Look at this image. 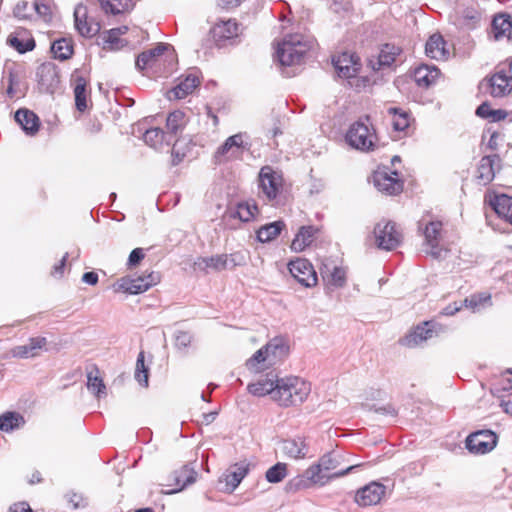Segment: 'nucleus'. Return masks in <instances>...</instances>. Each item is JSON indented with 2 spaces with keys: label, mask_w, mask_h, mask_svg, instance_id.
Instances as JSON below:
<instances>
[{
  "label": "nucleus",
  "mask_w": 512,
  "mask_h": 512,
  "mask_svg": "<svg viewBox=\"0 0 512 512\" xmlns=\"http://www.w3.org/2000/svg\"><path fill=\"white\" fill-rule=\"evenodd\" d=\"M343 457L338 452L332 451L324 454L318 463L309 466L303 475L294 477L287 484V489L296 492L309 488L313 485L323 486L331 479L340 478L360 467V464L348 466L345 469L337 470Z\"/></svg>",
  "instance_id": "obj_1"
},
{
  "label": "nucleus",
  "mask_w": 512,
  "mask_h": 512,
  "mask_svg": "<svg viewBox=\"0 0 512 512\" xmlns=\"http://www.w3.org/2000/svg\"><path fill=\"white\" fill-rule=\"evenodd\" d=\"M311 392V384L297 376L277 378L274 401L284 407L303 403Z\"/></svg>",
  "instance_id": "obj_2"
},
{
  "label": "nucleus",
  "mask_w": 512,
  "mask_h": 512,
  "mask_svg": "<svg viewBox=\"0 0 512 512\" xmlns=\"http://www.w3.org/2000/svg\"><path fill=\"white\" fill-rule=\"evenodd\" d=\"M314 39L302 34L289 35L278 44L276 57L282 66L300 64L304 55L313 47Z\"/></svg>",
  "instance_id": "obj_3"
},
{
  "label": "nucleus",
  "mask_w": 512,
  "mask_h": 512,
  "mask_svg": "<svg viewBox=\"0 0 512 512\" xmlns=\"http://www.w3.org/2000/svg\"><path fill=\"white\" fill-rule=\"evenodd\" d=\"M287 346L280 338L270 340L266 345L256 351L247 361V369L259 372L265 366H272L282 360L287 354Z\"/></svg>",
  "instance_id": "obj_4"
},
{
  "label": "nucleus",
  "mask_w": 512,
  "mask_h": 512,
  "mask_svg": "<svg viewBox=\"0 0 512 512\" xmlns=\"http://www.w3.org/2000/svg\"><path fill=\"white\" fill-rule=\"evenodd\" d=\"M251 147L250 138L247 133L239 132L229 136L214 152L215 164H224L231 161L241 160L244 152Z\"/></svg>",
  "instance_id": "obj_5"
},
{
  "label": "nucleus",
  "mask_w": 512,
  "mask_h": 512,
  "mask_svg": "<svg viewBox=\"0 0 512 512\" xmlns=\"http://www.w3.org/2000/svg\"><path fill=\"white\" fill-rule=\"evenodd\" d=\"M346 142L360 151H370L375 147L376 134L368 117L354 122L348 129Z\"/></svg>",
  "instance_id": "obj_6"
},
{
  "label": "nucleus",
  "mask_w": 512,
  "mask_h": 512,
  "mask_svg": "<svg viewBox=\"0 0 512 512\" xmlns=\"http://www.w3.org/2000/svg\"><path fill=\"white\" fill-rule=\"evenodd\" d=\"M375 244L379 249L391 251L402 241V234L396 224L391 221H381L374 227Z\"/></svg>",
  "instance_id": "obj_7"
},
{
  "label": "nucleus",
  "mask_w": 512,
  "mask_h": 512,
  "mask_svg": "<svg viewBox=\"0 0 512 512\" xmlns=\"http://www.w3.org/2000/svg\"><path fill=\"white\" fill-rule=\"evenodd\" d=\"M260 194L271 201L277 198L283 188L282 175L270 166L261 168L258 176Z\"/></svg>",
  "instance_id": "obj_8"
},
{
  "label": "nucleus",
  "mask_w": 512,
  "mask_h": 512,
  "mask_svg": "<svg viewBox=\"0 0 512 512\" xmlns=\"http://www.w3.org/2000/svg\"><path fill=\"white\" fill-rule=\"evenodd\" d=\"M498 436L492 430H479L471 433L465 440L466 449L476 455L491 452L497 445Z\"/></svg>",
  "instance_id": "obj_9"
},
{
  "label": "nucleus",
  "mask_w": 512,
  "mask_h": 512,
  "mask_svg": "<svg viewBox=\"0 0 512 512\" xmlns=\"http://www.w3.org/2000/svg\"><path fill=\"white\" fill-rule=\"evenodd\" d=\"M159 281L160 276L154 271L136 278L124 277L117 282L115 291H123L129 294H140L156 285Z\"/></svg>",
  "instance_id": "obj_10"
},
{
  "label": "nucleus",
  "mask_w": 512,
  "mask_h": 512,
  "mask_svg": "<svg viewBox=\"0 0 512 512\" xmlns=\"http://www.w3.org/2000/svg\"><path fill=\"white\" fill-rule=\"evenodd\" d=\"M442 223L440 221H431L425 226L424 236L426 243V253L433 258H445L448 248L440 245Z\"/></svg>",
  "instance_id": "obj_11"
},
{
  "label": "nucleus",
  "mask_w": 512,
  "mask_h": 512,
  "mask_svg": "<svg viewBox=\"0 0 512 512\" xmlns=\"http://www.w3.org/2000/svg\"><path fill=\"white\" fill-rule=\"evenodd\" d=\"M288 269L293 278L304 287H314L318 282L317 273L307 259L296 258L291 260Z\"/></svg>",
  "instance_id": "obj_12"
},
{
  "label": "nucleus",
  "mask_w": 512,
  "mask_h": 512,
  "mask_svg": "<svg viewBox=\"0 0 512 512\" xmlns=\"http://www.w3.org/2000/svg\"><path fill=\"white\" fill-rule=\"evenodd\" d=\"M282 454L292 460H302L309 457L310 444L304 436H295L281 441Z\"/></svg>",
  "instance_id": "obj_13"
},
{
  "label": "nucleus",
  "mask_w": 512,
  "mask_h": 512,
  "mask_svg": "<svg viewBox=\"0 0 512 512\" xmlns=\"http://www.w3.org/2000/svg\"><path fill=\"white\" fill-rule=\"evenodd\" d=\"M386 492V487L379 482H371L359 489L355 501L359 506L368 507L380 503Z\"/></svg>",
  "instance_id": "obj_14"
},
{
  "label": "nucleus",
  "mask_w": 512,
  "mask_h": 512,
  "mask_svg": "<svg viewBox=\"0 0 512 512\" xmlns=\"http://www.w3.org/2000/svg\"><path fill=\"white\" fill-rule=\"evenodd\" d=\"M332 61L338 76L346 80L355 76V73H359L361 68L359 57L347 52L334 57Z\"/></svg>",
  "instance_id": "obj_15"
},
{
  "label": "nucleus",
  "mask_w": 512,
  "mask_h": 512,
  "mask_svg": "<svg viewBox=\"0 0 512 512\" xmlns=\"http://www.w3.org/2000/svg\"><path fill=\"white\" fill-rule=\"evenodd\" d=\"M74 24L78 33L83 37L91 38L100 30V25L92 19H88L87 8L78 4L74 9Z\"/></svg>",
  "instance_id": "obj_16"
},
{
  "label": "nucleus",
  "mask_w": 512,
  "mask_h": 512,
  "mask_svg": "<svg viewBox=\"0 0 512 512\" xmlns=\"http://www.w3.org/2000/svg\"><path fill=\"white\" fill-rule=\"evenodd\" d=\"M501 159L498 155H487L481 158L478 169L477 179L483 185H487L495 178L496 171L500 169Z\"/></svg>",
  "instance_id": "obj_17"
},
{
  "label": "nucleus",
  "mask_w": 512,
  "mask_h": 512,
  "mask_svg": "<svg viewBox=\"0 0 512 512\" xmlns=\"http://www.w3.org/2000/svg\"><path fill=\"white\" fill-rule=\"evenodd\" d=\"M7 44L23 54L35 48V41L28 29L16 28L7 38Z\"/></svg>",
  "instance_id": "obj_18"
},
{
  "label": "nucleus",
  "mask_w": 512,
  "mask_h": 512,
  "mask_svg": "<svg viewBox=\"0 0 512 512\" xmlns=\"http://www.w3.org/2000/svg\"><path fill=\"white\" fill-rule=\"evenodd\" d=\"M200 84L199 72L196 69L190 70L184 79L168 93L169 99H183L191 94Z\"/></svg>",
  "instance_id": "obj_19"
},
{
  "label": "nucleus",
  "mask_w": 512,
  "mask_h": 512,
  "mask_svg": "<svg viewBox=\"0 0 512 512\" xmlns=\"http://www.w3.org/2000/svg\"><path fill=\"white\" fill-rule=\"evenodd\" d=\"M373 178L375 187L388 195L398 194L403 189V184L398 179L396 172H393L392 175L387 172H377Z\"/></svg>",
  "instance_id": "obj_20"
},
{
  "label": "nucleus",
  "mask_w": 512,
  "mask_h": 512,
  "mask_svg": "<svg viewBox=\"0 0 512 512\" xmlns=\"http://www.w3.org/2000/svg\"><path fill=\"white\" fill-rule=\"evenodd\" d=\"M490 93L493 97H503L512 91V76L505 68H499L489 80Z\"/></svg>",
  "instance_id": "obj_21"
},
{
  "label": "nucleus",
  "mask_w": 512,
  "mask_h": 512,
  "mask_svg": "<svg viewBox=\"0 0 512 512\" xmlns=\"http://www.w3.org/2000/svg\"><path fill=\"white\" fill-rule=\"evenodd\" d=\"M45 337H33L24 345H18L10 350V355L14 358L28 359L39 355L40 350L46 345Z\"/></svg>",
  "instance_id": "obj_22"
},
{
  "label": "nucleus",
  "mask_w": 512,
  "mask_h": 512,
  "mask_svg": "<svg viewBox=\"0 0 512 512\" xmlns=\"http://www.w3.org/2000/svg\"><path fill=\"white\" fill-rule=\"evenodd\" d=\"M401 53V48L393 44H385L380 49L376 60H370L369 63L373 70H380L391 67L396 62Z\"/></svg>",
  "instance_id": "obj_23"
},
{
  "label": "nucleus",
  "mask_w": 512,
  "mask_h": 512,
  "mask_svg": "<svg viewBox=\"0 0 512 512\" xmlns=\"http://www.w3.org/2000/svg\"><path fill=\"white\" fill-rule=\"evenodd\" d=\"M197 472L194 468L184 465L170 476L173 481V488L167 493H177L196 481Z\"/></svg>",
  "instance_id": "obj_24"
},
{
  "label": "nucleus",
  "mask_w": 512,
  "mask_h": 512,
  "mask_svg": "<svg viewBox=\"0 0 512 512\" xmlns=\"http://www.w3.org/2000/svg\"><path fill=\"white\" fill-rule=\"evenodd\" d=\"M2 80L7 83L6 94L10 99L24 95V91L20 88V71L15 64L5 67Z\"/></svg>",
  "instance_id": "obj_25"
},
{
  "label": "nucleus",
  "mask_w": 512,
  "mask_h": 512,
  "mask_svg": "<svg viewBox=\"0 0 512 512\" xmlns=\"http://www.w3.org/2000/svg\"><path fill=\"white\" fill-rule=\"evenodd\" d=\"M128 31L127 26L112 28L103 33V48L110 51H118L128 45V41L121 38Z\"/></svg>",
  "instance_id": "obj_26"
},
{
  "label": "nucleus",
  "mask_w": 512,
  "mask_h": 512,
  "mask_svg": "<svg viewBox=\"0 0 512 512\" xmlns=\"http://www.w3.org/2000/svg\"><path fill=\"white\" fill-rule=\"evenodd\" d=\"M435 335L434 325L431 322H424L417 326L410 334L403 339V344L408 347H415Z\"/></svg>",
  "instance_id": "obj_27"
},
{
  "label": "nucleus",
  "mask_w": 512,
  "mask_h": 512,
  "mask_svg": "<svg viewBox=\"0 0 512 512\" xmlns=\"http://www.w3.org/2000/svg\"><path fill=\"white\" fill-rule=\"evenodd\" d=\"M249 472V463L240 462L231 467L224 475L226 489L233 492Z\"/></svg>",
  "instance_id": "obj_28"
},
{
  "label": "nucleus",
  "mask_w": 512,
  "mask_h": 512,
  "mask_svg": "<svg viewBox=\"0 0 512 512\" xmlns=\"http://www.w3.org/2000/svg\"><path fill=\"white\" fill-rule=\"evenodd\" d=\"M440 76V70L435 66L421 65L414 70V80L418 86L428 88L435 84Z\"/></svg>",
  "instance_id": "obj_29"
},
{
  "label": "nucleus",
  "mask_w": 512,
  "mask_h": 512,
  "mask_svg": "<svg viewBox=\"0 0 512 512\" xmlns=\"http://www.w3.org/2000/svg\"><path fill=\"white\" fill-rule=\"evenodd\" d=\"M490 205L496 214L512 224V197L506 194L494 195L489 200Z\"/></svg>",
  "instance_id": "obj_30"
},
{
  "label": "nucleus",
  "mask_w": 512,
  "mask_h": 512,
  "mask_svg": "<svg viewBox=\"0 0 512 512\" xmlns=\"http://www.w3.org/2000/svg\"><path fill=\"white\" fill-rule=\"evenodd\" d=\"M425 53L428 57L435 60H445L449 52L445 48V41L441 35H432L425 45Z\"/></svg>",
  "instance_id": "obj_31"
},
{
  "label": "nucleus",
  "mask_w": 512,
  "mask_h": 512,
  "mask_svg": "<svg viewBox=\"0 0 512 512\" xmlns=\"http://www.w3.org/2000/svg\"><path fill=\"white\" fill-rule=\"evenodd\" d=\"M15 120L27 134L34 135L39 130L38 116L28 109H19L15 113Z\"/></svg>",
  "instance_id": "obj_32"
},
{
  "label": "nucleus",
  "mask_w": 512,
  "mask_h": 512,
  "mask_svg": "<svg viewBox=\"0 0 512 512\" xmlns=\"http://www.w3.org/2000/svg\"><path fill=\"white\" fill-rule=\"evenodd\" d=\"M318 229L312 225L302 226L291 243V249L296 252L303 251L314 240Z\"/></svg>",
  "instance_id": "obj_33"
},
{
  "label": "nucleus",
  "mask_w": 512,
  "mask_h": 512,
  "mask_svg": "<svg viewBox=\"0 0 512 512\" xmlns=\"http://www.w3.org/2000/svg\"><path fill=\"white\" fill-rule=\"evenodd\" d=\"M226 261V254H216L210 257H199L195 261V266L206 272L208 270L221 272L228 269Z\"/></svg>",
  "instance_id": "obj_34"
},
{
  "label": "nucleus",
  "mask_w": 512,
  "mask_h": 512,
  "mask_svg": "<svg viewBox=\"0 0 512 512\" xmlns=\"http://www.w3.org/2000/svg\"><path fill=\"white\" fill-rule=\"evenodd\" d=\"M321 275L329 285L336 288L343 287L346 283V271L344 268L339 266L330 268L329 265L324 264L321 268Z\"/></svg>",
  "instance_id": "obj_35"
},
{
  "label": "nucleus",
  "mask_w": 512,
  "mask_h": 512,
  "mask_svg": "<svg viewBox=\"0 0 512 512\" xmlns=\"http://www.w3.org/2000/svg\"><path fill=\"white\" fill-rule=\"evenodd\" d=\"M276 385H277V378H265L261 379L256 383H251L248 385L247 389L249 393H251L254 396L262 397L265 395H271L272 399L274 400L275 391H276Z\"/></svg>",
  "instance_id": "obj_36"
},
{
  "label": "nucleus",
  "mask_w": 512,
  "mask_h": 512,
  "mask_svg": "<svg viewBox=\"0 0 512 512\" xmlns=\"http://www.w3.org/2000/svg\"><path fill=\"white\" fill-rule=\"evenodd\" d=\"M38 82L46 89L54 87L58 83V73L54 65L42 64L37 70Z\"/></svg>",
  "instance_id": "obj_37"
},
{
  "label": "nucleus",
  "mask_w": 512,
  "mask_h": 512,
  "mask_svg": "<svg viewBox=\"0 0 512 512\" xmlns=\"http://www.w3.org/2000/svg\"><path fill=\"white\" fill-rule=\"evenodd\" d=\"M87 388L99 399L105 397L107 394L106 386L96 367L87 372Z\"/></svg>",
  "instance_id": "obj_38"
},
{
  "label": "nucleus",
  "mask_w": 512,
  "mask_h": 512,
  "mask_svg": "<svg viewBox=\"0 0 512 512\" xmlns=\"http://www.w3.org/2000/svg\"><path fill=\"white\" fill-rule=\"evenodd\" d=\"M74 96L77 110L85 111L88 108L89 94L87 92V81L84 77L78 76L75 79Z\"/></svg>",
  "instance_id": "obj_39"
},
{
  "label": "nucleus",
  "mask_w": 512,
  "mask_h": 512,
  "mask_svg": "<svg viewBox=\"0 0 512 512\" xmlns=\"http://www.w3.org/2000/svg\"><path fill=\"white\" fill-rule=\"evenodd\" d=\"M492 30L495 39L507 37L511 39L512 21L508 15H498L492 21Z\"/></svg>",
  "instance_id": "obj_40"
},
{
  "label": "nucleus",
  "mask_w": 512,
  "mask_h": 512,
  "mask_svg": "<svg viewBox=\"0 0 512 512\" xmlns=\"http://www.w3.org/2000/svg\"><path fill=\"white\" fill-rule=\"evenodd\" d=\"M285 227L283 221H275L266 225H263L257 230V239L262 243H267L274 240Z\"/></svg>",
  "instance_id": "obj_41"
},
{
  "label": "nucleus",
  "mask_w": 512,
  "mask_h": 512,
  "mask_svg": "<svg viewBox=\"0 0 512 512\" xmlns=\"http://www.w3.org/2000/svg\"><path fill=\"white\" fill-rule=\"evenodd\" d=\"M99 3L105 13L113 15L125 13L134 6L133 0H99Z\"/></svg>",
  "instance_id": "obj_42"
},
{
  "label": "nucleus",
  "mask_w": 512,
  "mask_h": 512,
  "mask_svg": "<svg viewBox=\"0 0 512 512\" xmlns=\"http://www.w3.org/2000/svg\"><path fill=\"white\" fill-rule=\"evenodd\" d=\"M25 424L23 416L17 412H5L0 415V430L3 432H11L19 429Z\"/></svg>",
  "instance_id": "obj_43"
},
{
  "label": "nucleus",
  "mask_w": 512,
  "mask_h": 512,
  "mask_svg": "<svg viewBox=\"0 0 512 512\" xmlns=\"http://www.w3.org/2000/svg\"><path fill=\"white\" fill-rule=\"evenodd\" d=\"M258 214V206L254 201L240 202L236 206L233 214L234 217L239 218L242 222H249Z\"/></svg>",
  "instance_id": "obj_44"
},
{
  "label": "nucleus",
  "mask_w": 512,
  "mask_h": 512,
  "mask_svg": "<svg viewBox=\"0 0 512 512\" xmlns=\"http://www.w3.org/2000/svg\"><path fill=\"white\" fill-rule=\"evenodd\" d=\"M54 58L59 60L69 59L73 54V44L70 39L62 38L55 40L51 46Z\"/></svg>",
  "instance_id": "obj_45"
},
{
  "label": "nucleus",
  "mask_w": 512,
  "mask_h": 512,
  "mask_svg": "<svg viewBox=\"0 0 512 512\" xmlns=\"http://www.w3.org/2000/svg\"><path fill=\"white\" fill-rule=\"evenodd\" d=\"M239 26L234 20H227L214 27V36L218 39H231L238 35Z\"/></svg>",
  "instance_id": "obj_46"
},
{
  "label": "nucleus",
  "mask_w": 512,
  "mask_h": 512,
  "mask_svg": "<svg viewBox=\"0 0 512 512\" xmlns=\"http://www.w3.org/2000/svg\"><path fill=\"white\" fill-rule=\"evenodd\" d=\"M134 378L143 387H148L149 384V367L145 364V353L140 351L135 366Z\"/></svg>",
  "instance_id": "obj_47"
},
{
  "label": "nucleus",
  "mask_w": 512,
  "mask_h": 512,
  "mask_svg": "<svg viewBox=\"0 0 512 512\" xmlns=\"http://www.w3.org/2000/svg\"><path fill=\"white\" fill-rule=\"evenodd\" d=\"M170 49V45L159 43L155 48L148 50V53H151L150 58L154 67L173 59L172 53L166 54Z\"/></svg>",
  "instance_id": "obj_48"
},
{
  "label": "nucleus",
  "mask_w": 512,
  "mask_h": 512,
  "mask_svg": "<svg viewBox=\"0 0 512 512\" xmlns=\"http://www.w3.org/2000/svg\"><path fill=\"white\" fill-rule=\"evenodd\" d=\"M288 474V465L284 462H277L271 466L265 473V478L269 483H279Z\"/></svg>",
  "instance_id": "obj_49"
},
{
  "label": "nucleus",
  "mask_w": 512,
  "mask_h": 512,
  "mask_svg": "<svg viewBox=\"0 0 512 512\" xmlns=\"http://www.w3.org/2000/svg\"><path fill=\"white\" fill-rule=\"evenodd\" d=\"M185 124V114L180 110L171 112L167 117L166 127L174 135L181 131Z\"/></svg>",
  "instance_id": "obj_50"
},
{
  "label": "nucleus",
  "mask_w": 512,
  "mask_h": 512,
  "mask_svg": "<svg viewBox=\"0 0 512 512\" xmlns=\"http://www.w3.org/2000/svg\"><path fill=\"white\" fill-rule=\"evenodd\" d=\"M389 113L393 114L392 125L394 130L404 131L406 128L409 127L410 117L407 112L402 111L398 108H390Z\"/></svg>",
  "instance_id": "obj_51"
},
{
  "label": "nucleus",
  "mask_w": 512,
  "mask_h": 512,
  "mask_svg": "<svg viewBox=\"0 0 512 512\" xmlns=\"http://www.w3.org/2000/svg\"><path fill=\"white\" fill-rule=\"evenodd\" d=\"M143 139L147 145L152 148L158 149L162 146L164 141V132L160 128H151L146 130Z\"/></svg>",
  "instance_id": "obj_52"
},
{
  "label": "nucleus",
  "mask_w": 512,
  "mask_h": 512,
  "mask_svg": "<svg viewBox=\"0 0 512 512\" xmlns=\"http://www.w3.org/2000/svg\"><path fill=\"white\" fill-rule=\"evenodd\" d=\"M226 260L228 269H234L237 266H244L247 262V252L236 251L231 254H226Z\"/></svg>",
  "instance_id": "obj_53"
},
{
  "label": "nucleus",
  "mask_w": 512,
  "mask_h": 512,
  "mask_svg": "<svg viewBox=\"0 0 512 512\" xmlns=\"http://www.w3.org/2000/svg\"><path fill=\"white\" fill-rule=\"evenodd\" d=\"M347 81L349 86L354 88L356 91H361L371 85V79L369 77L361 76L358 73H355V76L348 78Z\"/></svg>",
  "instance_id": "obj_54"
},
{
  "label": "nucleus",
  "mask_w": 512,
  "mask_h": 512,
  "mask_svg": "<svg viewBox=\"0 0 512 512\" xmlns=\"http://www.w3.org/2000/svg\"><path fill=\"white\" fill-rule=\"evenodd\" d=\"M193 336L187 331H177L175 334V346L179 349L187 348L192 342Z\"/></svg>",
  "instance_id": "obj_55"
},
{
  "label": "nucleus",
  "mask_w": 512,
  "mask_h": 512,
  "mask_svg": "<svg viewBox=\"0 0 512 512\" xmlns=\"http://www.w3.org/2000/svg\"><path fill=\"white\" fill-rule=\"evenodd\" d=\"M490 296H483V295H472L470 298H466L464 300V303L467 307H470L473 311L477 310L480 305H482L484 302L489 301Z\"/></svg>",
  "instance_id": "obj_56"
},
{
  "label": "nucleus",
  "mask_w": 512,
  "mask_h": 512,
  "mask_svg": "<svg viewBox=\"0 0 512 512\" xmlns=\"http://www.w3.org/2000/svg\"><path fill=\"white\" fill-rule=\"evenodd\" d=\"M150 56H151V53H148V51H145V52H142L141 54H139L136 59V62H135L136 68L141 71L148 67H150V68L154 67L151 62Z\"/></svg>",
  "instance_id": "obj_57"
},
{
  "label": "nucleus",
  "mask_w": 512,
  "mask_h": 512,
  "mask_svg": "<svg viewBox=\"0 0 512 512\" xmlns=\"http://www.w3.org/2000/svg\"><path fill=\"white\" fill-rule=\"evenodd\" d=\"M145 257L144 250L142 248H135L129 255L127 266L129 268L138 265Z\"/></svg>",
  "instance_id": "obj_58"
},
{
  "label": "nucleus",
  "mask_w": 512,
  "mask_h": 512,
  "mask_svg": "<svg viewBox=\"0 0 512 512\" xmlns=\"http://www.w3.org/2000/svg\"><path fill=\"white\" fill-rule=\"evenodd\" d=\"M28 8V2L27 1H19L13 10L14 16L19 19H27L28 14L26 13V10Z\"/></svg>",
  "instance_id": "obj_59"
},
{
  "label": "nucleus",
  "mask_w": 512,
  "mask_h": 512,
  "mask_svg": "<svg viewBox=\"0 0 512 512\" xmlns=\"http://www.w3.org/2000/svg\"><path fill=\"white\" fill-rule=\"evenodd\" d=\"M492 111L491 106L484 102L476 109V115L484 119H490Z\"/></svg>",
  "instance_id": "obj_60"
},
{
  "label": "nucleus",
  "mask_w": 512,
  "mask_h": 512,
  "mask_svg": "<svg viewBox=\"0 0 512 512\" xmlns=\"http://www.w3.org/2000/svg\"><path fill=\"white\" fill-rule=\"evenodd\" d=\"M34 6V9L35 11L40 15L42 16L45 20H47L50 16V8L49 6L43 4V3H39V2H35L33 4Z\"/></svg>",
  "instance_id": "obj_61"
},
{
  "label": "nucleus",
  "mask_w": 512,
  "mask_h": 512,
  "mask_svg": "<svg viewBox=\"0 0 512 512\" xmlns=\"http://www.w3.org/2000/svg\"><path fill=\"white\" fill-rule=\"evenodd\" d=\"M9 512H34L27 502L15 503L10 507Z\"/></svg>",
  "instance_id": "obj_62"
},
{
  "label": "nucleus",
  "mask_w": 512,
  "mask_h": 512,
  "mask_svg": "<svg viewBox=\"0 0 512 512\" xmlns=\"http://www.w3.org/2000/svg\"><path fill=\"white\" fill-rule=\"evenodd\" d=\"M67 257H68V254L66 253L63 256V258L61 259V261L59 262V264H57V265H55L53 267V270H52V275L53 276H56V277L62 276L63 271H64V267H65V264H66Z\"/></svg>",
  "instance_id": "obj_63"
},
{
  "label": "nucleus",
  "mask_w": 512,
  "mask_h": 512,
  "mask_svg": "<svg viewBox=\"0 0 512 512\" xmlns=\"http://www.w3.org/2000/svg\"><path fill=\"white\" fill-rule=\"evenodd\" d=\"M82 281L89 285H95L98 282V275L95 272H86L82 276Z\"/></svg>",
  "instance_id": "obj_64"
}]
</instances>
